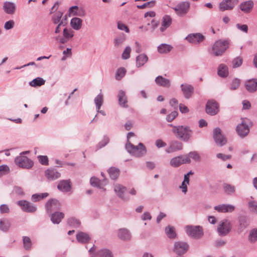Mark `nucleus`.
Instances as JSON below:
<instances>
[{"label": "nucleus", "instance_id": "obj_4", "mask_svg": "<svg viewBox=\"0 0 257 257\" xmlns=\"http://www.w3.org/2000/svg\"><path fill=\"white\" fill-rule=\"evenodd\" d=\"M241 119V122L236 126V131L238 135L243 138L249 133V125H251V122L247 118H242Z\"/></svg>", "mask_w": 257, "mask_h": 257}, {"label": "nucleus", "instance_id": "obj_37", "mask_svg": "<svg viewBox=\"0 0 257 257\" xmlns=\"http://www.w3.org/2000/svg\"><path fill=\"white\" fill-rule=\"evenodd\" d=\"M45 80L41 77H37L29 82V85L32 87H36L44 85Z\"/></svg>", "mask_w": 257, "mask_h": 257}, {"label": "nucleus", "instance_id": "obj_26", "mask_svg": "<svg viewBox=\"0 0 257 257\" xmlns=\"http://www.w3.org/2000/svg\"><path fill=\"white\" fill-rule=\"evenodd\" d=\"M156 83L161 86L169 88L171 86L169 79L163 77L162 76H158L155 79Z\"/></svg>", "mask_w": 257, "mask_h": 257}, {"label": "nucleus", "instance_id": "obj_12", "mask_svg": "<svg viewBox=\"0 0 257 257\" xmlns=\"http://www.w3.org/2000/svg\"><path fill=\"white\" fill-rule=\"evenodd\" d=\"M126 190V188L121 184H116L114 186V191L117 196L123 200L128 201L130 197L125 194Z\"/></svg>", "mask_w": 257, "mask_h": 257}, {"label": "nucleus", "instance_id": "obj_50", "mask_svg": "<svg viewBox=\"0 0 257 257\" xmlns=\"http://www.w3.org/2000/svg\"><path fill=\"white\" fill-rule=\"evenodd\" d=\"M23 242L24 244V247L25 249L29 250L31 249L32 247V242L31 239L28 236H23Z\"/></svg>", "mask_w": 257, "mask_h": 257}, {"label": "nucleus", "instance_id": "obj_32", "mask_svg": "<svg viewBox=\"0 0 257 257\" xmlns=\"http://www.w3.org/2000/svg\"><path fill=\"white\" fill-rule=\"evenodd\" d=\"M11 226L10 221L7 218L0 219V230L3 232H7L9 230Z\"/></svg>", "mask_w": 257, "mask_h": 257}, {"label": "nucleus", "instance_id": "obj_54", "mask_svg": "<svg viewBox=\"0 0 257 257\" xmlns=\"http://www.w3.org/2000/svg\"><path fill=\"white\" fill-rule=\"evenodd\" d=\"M131 51V48L129 46H127L124 50L122 54V59L126 60L130 57V53Z\"/></svg>", "mask_w": 257, "mask_h": 257}, {"label": "nucleus", "instance_id": "obj_47", "mask_svg": "<svg viewBox=\"0 0 257 257\" xmlns=\"http://www.w3.org/2000/svg\"><path fill=\"white\" fill-rule=\"evenodd\" d=\"M223 190L225 193L230 195L235 191V188L234 186L229 184L225 183L223 186Z\"/></svg>", "mask_w": 257, "mask_h": 257}, {"label": "nucleus", "instance_id": "obj_27", "mask_svg": "<svg viewBox=\"0 0 257 257\" xmlns=\"http://www.w3.org/2000/svg\"><path fill=\"white\" fill-rule=\"evenodd\" d=\"M57 188L62 192H69L71 190L70 182L69 180H61L58 183Z\"/></svg>", "mask_w": 257, "mask_h": 257}, {"label": "nucleus", "instance_id": "obj_1", "mask_svg": "<svg viewBox=\"0 0 257 257\" xmlns=\"http://www.w3.org/2000/svg\"><path fill=\"white\" fill-rule=\"evenodd\" d=\"M172 132L177 138L185 142H188L191 139L193 134L192 130L187 125L174 126Z\"/></svg>", "mask_w": 257, "mask_h": 257}, {"label": "nucleus", "instance_id": "obj_10", "mask_svg": "<svg viewBox=\"0 0 257 257\" xmlns=\"http://www.w3.org/2000/svg\"><path fill=\"white\" fill-rule=\"evenodd\" d=\"M230 223L227 220L220 221L217 227V231L220 236H225L230 231Z\"/></svg>", "mask_w": 257, "mask_h": 257}, {"label": "nucleus", "instance_id": "obj_51", "mask_svg": "<svg viewBox=\"0 0 257 257\" xmlns=\"http://www.w3.org/2000/svg\"><path fill=\"white\" fill-rule=\"evenodd\" d=\"M63 36L69 40L74 36V32L71 29L65 28L63 31Z\"/></svg>", "mask_w": 257, "mask_h": 257}, {"label": "nucleus", "instance_id": "obj_18", "mask_svg": "<svg viewBox=\"0 0 257 257\" xmlns=\"http://www.w3.org/2000/svg\"><path fill=\"white\" fill-rule=\"evenodd\" d=\"M204 39V36L199 33L190 34L185 38L189 42L195 44L202 42Z\"/></svg>", "mask_w": 257, "mask_h": 257}, {"label": "nucleus", "instance_id": "obj_15", "mask_svg": "<svg viewBox=\"0 0 257 257\" xmlns=\"http://www.w3.org/2000/svg\"><path fill=\"white\" fill-rule=\"evenodd\" d=\"M17 204L21 206V209L25 212L33 213L37 210L36 205L26 200H21L17 202Z\"/></svg>", "mask_w": 257, "mask_h": 257}, {"label": "nucleus", "instance_id": "obj_13", "mask_svg": "<svg viewBox=\"0 0 257 257\" xmlns=\"http://www.w3.org/2000/svg\"><path fill=\"white\" fill-rule=\"evenodd\" d=\"M238 3V0H222L219 4L220 11L223 12L226 10H231Z\"/></svg>", "mask_w": 257, "mask_h": 257}, {"label": "nucleus", "instance_id": "obj_19", "mask_svg": "<svg viewBox=\"0 0 257 257\" xmlns=\"http://www.w3.org/2000/svg\"><path fill=\"white\" fill-rule=\"evenodd\" d=\"M180 87L184 97L186 99L190 98L194 92V87L192 85L185 83L182 84Z\"/></svg>", "mask_w": 257, "mask_h": 257}, {"label": "nucleus", "instance_id": "obj_64", "mask_svg": "<svg viewBox=\"0 0 257 257\" xmlns=\"http://www.w3.org/2000/svg\"><path fill=\"white\" fill-rule=\"evenodd\" d=\"M117 28L120 30L125 31L126 33L129 32V29L127 26L121 22H118Z\"/></svg>", "mask_w": 257, "mask_h": 257}, {"label": "nucleus", "instance_id": "obj_60", "mask_svg": "<svg viewBox=\"0 0 257 257\" xmlns=\"http://www.w3.org/2000/svg\"><path fill=\"white\" fill-rule=\"evenodd\" d=\"M39 162L43 165H48V158L47 156H39L38 157Z\"/></svg>", "mask_w": 257, "mask_h": 257}, {"label": "nucleus", "instance_id": "obj_9", "mask_svg": "<svg viewBox=\"0 0 257 257\" xmlns=\"http://www.w3.org/2000/svg\"><path fill=\"white\" fill-rule=\"evenodd\" d=\"M213 137L216 144L220 147L226 144L227 142L226 139L222 134L221 129L219 127L214 129Z\"/></svg>", "mask_w": 257, "mask_h": 257}, {"label": "nucleus", "instance_id": "obj_45", "mask_svg": "<svg viewBox=\"0 0 257 257\" xmlns=\"http://www.w3.org/2000/svg\"><path fill=\"white\" fill-rule=\"evenodd\" d=\"M98 257H113L111 252L107 249H101L97 252Z\"/></svg>", "mask_w": 257, "mask_h": 257}, {"label": "nucleus", "instance_id": "obj_39", "mask_svg": "<svg viewBox=\"0 0 257 257\" xmlns=\"http://www.w3.org/2000/svg\"><path fill=\"white\" fill-rule=\"evenodd\" d=\"M185 156H187L190 160L192 159L195 162H199L201 161V156L197 151H191L185 155Z\"/></svg>", "mask_w": 257, "mask_h": 257}, {"label": "nucleus", "instance_id": "obj_29", "mask_svg": "<svg viewBox=\"0 0 257 257\" xmlns=\"http://www.w3.org/2000/svg\"><path fill=\"white\" fill-rule=\"evenodd\" d=\"M64 217V214L63 212L56 211L51 214V220L54 224H59Z\"/></svg>", "mask_w": 257, "mask_h": 257}, {"label": "nucleus", "instance_id": "obj_33", "mask_svg": "<svg viewBox=\"0 0 257 257\" xmlns=\"http://www.w3.org/2000/svg\"><path fill=\"white\" fill-rule=\"evenodd\" d=\"M172 23V19L170 16L165 15L162 22V26L160 28V31L164 32L167 28H168Z\"/></svg>", "mask_w": 257, "mask_h": 257}, {"label": "nucleus", "instance_id": "obj_42", "mask_svg": "<svg viewBox=\"0 0 257 257\" xmlns=\"http://www.w3.org/2000/svg\"><path fill=\"white\" fill-rule=\"evenodd\" d=\"M248 240L252 243L257 241V228H253L249 231Z\"/></svg>", "mask_w": 257, "mask_h": 257}, {"label": "nucleus", "instance_id": "obj_20", "mask_svg": "<svg viewBox=\"0 0 257 257\" xmlns=\"http://www.w3.org/2000/svg\"><path fill=\"white\" fill-rule=\"evenodd\" d=\"M3 9L7 14L13 15L15 13L16 6L13 2L6 1L4 3Z\"/></svg>", "mask_w": 257, "mask_h": 257}, {"label": "nucleus", "instance_id": "obj_55", "mask_svg": "<svg viewBox=\"0 0 257 257\" xmlns=\"http://www.w3.org/2000/svg\"><path fill=\"white\" fill-rule=\"evenodd\" d=\"M240 80L237 78H234L230 84V89L234 90L236 89L239 86Z\"/></svg>", "mask_w": 257, "mask_h": 257}, {"label": "nucleus", "instance_id": "obj_52", "mask_svg": "<svg viewBox=\"0 0 257 257\" xmlns=\"http://www.w3.org/2000/svg\"><path fill=\"white\" fill-rule=\"evenodd\" d=\"M242 62L243 59L241 57H236L232 60V62L233 68H235L240 66L242 64Z\"/></svg>", "mask_w": 257, "mask_h": 257}, {"label": "nucleus", "instance_id": "obj_8", "mask_svg": "<svg viewBox=\"0 0 257 257\" xmlns=\"http://www.w3.org/2000/svg\"><path fill=\"white\" fill-rule=\"evenodd\" d=\"M190 7V4L187 2H183L173 8L176 14L180 17H183L188 13Z\"/></svg>", "mask_w": 257, "mask_h": 257}, {"label": "nucleus", "instance_id": "obj_46", "mask_svg": "<svg viewBox=\"0 0 257 257\" xmlns=\"http://www.w3.org/2000/svg\"><path fill=\"white\" fill-rule=\"evenodd\" d=\"M126 70L123 67L118 68L115 73V78L117 80H121L125 75Z\"/></svg>", "mask_w": 257, "mask_h": 257}, {"label": "nucleus", "instance_id": "obj_6", "mask_svg": "<svg viewBox=\"0 0 257 257\" xmlns=\"http://www.w3.org/2000/svg\"><path fill=\"white\" fill-rule=\"evenodd\" d=\"M15 162L19 167L24 169H30L33 165V161L23 155L17 157Z\"/></svg>", "mask_w": 257, "mask_h": 257}, {"label": "nucleus", "instance_id": "obj_23", "mask_svg": "<svg viewBox=\"0 0 257 257\" xmlns=\"http://www.w3.org/2000/svg\"><path fill=\"white\" fill-rule=\"evenodd\" d=\"M214 209L219 212H232L235 209V207L230 204H221L214 207Z\"/></svg>", "mask_w": 257, "mask_h": 257}, {"label": "nucleus", "instance_id": "obj_62", "mask_svg": "<svg viewBox=\"0 0 257 257\" xmlns=\"http://www.w3.org/2000/svg\"><path fill=\"white\" fill-rule=\"evenodd\" d=\"M78 9V7L77 6H74L70 7L68 10L69 12V16L71 17L72 16H76L75 14H77V10Z\"/></svg>", "mask_w": 257, "mask_h": 257}, {"label": "nucleus", "instance_id": "obj_31", "mask_svg": "<svg viewBox=\"0 0 257 257\" xmlns=\"http://www.w3.org/2000/svg\"><path fill=\"white\" fill-rule=\"evenodd\" d=\"M70 24L74 30H79L81 28L82 20L79 18L74 17L71 20Z\"/></svg>", "mask_w": 257, "mask_h": 257}, {"label": "nucleus", "instance_id": "obj_44", "mask_svg": "<svg viewBox=\"0 0 257 257\" xmlns=\"http://www.w3.org/2000/svg\"><path fill=\"white\" fill-rule=\"evenodd\" d=\"M63 13L61 12L58 11L53 15L51 20L54 24H58L62 20V17Z\"/></svg>", "mask_w": 257, "mask_h": 257}, {"label": "nucleus", "instance_id": "obj_34", "mask_svg": "<svg viewBox=\"0 0 257 257\" xmlns=\"http://www.w3.org/2000/svg\"><path fill=\"white\" fill-rule=\"evenodd\" d=\"M76 239L80 243H85L90 239V237L89 235L86 233L83 232H79L76 235Z\"/></svg>", "mask_w": 257, "mask_h": 257}, {"label": "nucleus", "instance_id": "obj_3", "mask_svg": "<svg viewBox=\"0 0 257 257\" xmlns=\"http://www.w3.org/2000/svg\"><path fill=\"white\" fill-rule=\"evenodd\" d=\"M228 47L229 43L227 41L217 40L212 45L210 53L215 56H220Z\"/></svg>", "mask_w": 257, "mask_h": 257}, {"label": "nucleus", "instance_id": "obj_61", "mask_svg": "<svg viewBox=\"0 0 257 257\" xmlns=\"http://www.w3.org/2000/svg\"><path fill=\"white\" fill-rule=\"evenodd\" d=\"M15 25V22L13 20H10L5 23L4 25V28L6 30L12 29L14 28Z\"/></svg>", "mask_w": 257, "mask_h": 257}, {"label": "nucleus", "instance_id": "obj_38", "mask_svg": "<svg viewBox=\"0 0 257 257\" xmlns=\"http://www.w3.org/2000/svg\"><path fill=\"white\" fill-rule=\"evenodd\" d=\"M109 177L113 180L116 179L119 175V170L115 167H111L108 170Z\"/></svg>", "mask_w": 257, "mask_h": 257}, {"label": "nucleus", "instance_id": "obj_58", "mask_svg": "<svg viewBox=\"0 0 257 257\" xmlns=\"http://www.w3.org/2000/svg\"><path fill=\"white\" fill-rule=\"evenodd\" d=\"M90 184L93 187H96L98 188H100V180L95 177H92L90 179Z\"/></svg>", "mask_w": 257, "mask_h": 257}, {"label": "nucleus", "instance_id": "obj_21", "mask_svg": "<svg viewBox=\"0 0 257 257\" xmlns=\"http://www.w3.org/2000/svg\"><path fill=\"white\" fill-rule=\"evenodd\" d=\"M45 176L50 180H54L60 177L61 174L55 168L47 169L45 171Z\"/></svg>", "mask_w": 257, "mask_h": 257}, {"label": "nucleus", "instance_id": "obj_48", "mask_svg": "<svg viewBox=\"0 0 257 257\" xmlns=\"http://www.w3.org/2000/svg\"><path fill=\"white\" fill-rule=\"evenodd\" d=\"M48 193H43L40 194H34L32 196V199L34 202H37L42 199L46 198L48 196Z\"/></svg>", "mask_w": 257, "mask_h": 257}, {"label": "nucleus", "instance_id": "obj_30", "mask_svg": "<svg viewBox=\"0 0 257 257\" xmlns=\"http://www.w3.org/2000/svg\"><path fill=\"white\" fill-rule=\"evenodd\" d=\"M148 61V57L146 54H140L136 57V67L140 68L143 66Z\"/></svg>", "mask_w": 257, "mask_h": 257}, {"label": "nucleus", "instance_id": "obj_25", "mask_svg": "<svg viewBox=\"0 0 257 257\" xmlns=\"http://www.w3.org/2000/svg\"><path fill=\"white\" fill-rule=\"evenodd\" d=\"M118 237L123 240H130L132 237L130 231L126 228H120L117 231Z\"/></svg>", "mask_w": 257, "mask_h": 257}, {"label": "nucleus", "instance_id": "obj_35", "mask_svg": "<svg viewBox=\"0 0 257 257\" xmlns=\"http://www.w3.org/2000/svg\"><path fill=\"white\" fill-rule=\"evenodd\" d=\"M173 47L167 44H161L158 47V51L160 54H166L171 51Z\"/></svg>", "mask_w": 257, "mask_h": 257}, {"label": "nucleus", "instance_id": "obj_17", "mask_svg": "<svg viewBox=\"0 0 257 257\" xmlns=\"http://www.w3.org/2000/svg\"><path fill=\"white\" fill-rule=\"evenodd\" d=\"M183 148V144L178 141H172L169 146L166 149V152L168 154L172 153L182 150Z\"/></svg>", "mask_w": 257, "mask_h": 257}, {"label": "nucleus", "instance_id": "obj_7", "mask_svg": "<svg viewBox=\"0 0 257 257\" xmlns=\"http://www.w3.org/2000/svg\"><path fill=\"white\" fill-rule=\"evenodd\" d=\"M191 160L187 156L180 155L176 157H174L171 159L170 164L173 167H178L184 164H190Z\"/></svg>", "mask_w": 257, "mask_h": 257}, {"label": "nucleus", "instance_id": "obj_40", "mask_svg": "<svg viewBox=\"0 0 257 257\" xmlns=\"http://www.w3.org/2000/svg\"><path fill=\"white\" fill-rule=\"evenodd\" d=\"M103 101V96L102 93H99L94 98V102L96 105L97 111H99L101 105H102Z\"/></svg>", "mask_w": 257, "mask_h": 257}, {"label": "nucleus", "instance_id": "obj_36", "mask_svg": "<svg viewBox=\"0 0 257 257\" xmlns=\"http://www.w3.org/2000/svg\"><path fill=\"white\" fill-rule=\"evenodd\" d=\"M228 68L226 65L221 64L218 68V74L222 77H225L228 75Z\"/></svg>", "mask_w": 257, "mask_h": 257}, {"label": "nucleus", "instance_id": "obj_59", "mask_svg": "<svg viewBox=\"0 0 257 257\" xmlns=\"http://www.w3.org/2000/svg\"><path fill=\"white\" fill-rule=\"evenodd\" d=\"M125 40V37L122 35L116 38L114 40V45L115 46H118L123 43Z\"/></svg>", "mask_w": 257, "mask_h": 257}, {"label": "nucleus", "instance_id": "obj_57", "mask_svg": "<svg viewBox=\"0 0 257 257\" xmlns=\"http://www.w3.org/2000/svg\"><path fill=\"white\" fill-rule=\"evenodd\" d=\"M178 115V112L177 111H172L166 117V120L168 122L172 121Z\"/></svg>", "mask_w": 257, "mask_h": 257}, {"label": "nucleus", "instance_id": "obj_16", "mask_svg": "<svg viewBox=\"0 0 257 257\" xmlns=\"http://www.w3.org/2000/svg\"><path fill=\"white\" fill-rule=\"evenodd\" d=\"M218 111V105L214 100H209L206 105V112L211 115H214Z\"/></svg>", "mask_w": 257, "mask_h": 257}, {"label": "nucleus", "instance_id": "obj_14", "mask_svg": "<svg viewBox=\"0 0 257 257\" xmlns=\"http://www.w3.org/2000/svg\"><path fill=\"white\" fill-rule=\"evenodd\" d=\"M188 244L183 241H176L174 243V251L179 255L184 254L188 250Z\"/></svg>", "mask_w": 257, "mask_h": 257}, {"label": "nucleus", "instance_id": "obj_56", "mask_svg": "<svg viewBox=\"0 0 257 257\" xmlns=\"http://www.w3.org/2000/svg\"><path fill=\"white\" fill-rule=\"evenodd\" d=\"M10 172L9 167L6 165L0 166V177L8 174Z\"/></svg>", "mask_w": 257, "mask_h": 257}, {"label": "nucleus", "instance_id": "obj_11", "mask_svg": "<svg viewBox=\"0 0 257 257\" xmlns=\"http://www.w3.org/2000/svg\"><path fill=\"white\" fill-rule=\"evenodd\" d=\"M61 204L56 199H49L45 205L46 210L48 213H51L52 211L60 209Z\"/></svg>", "mask_w": 257, "mask_h": 257}, {"label": "nucleus", "instance_id": "obj_63", "mask_svg": "<svg viewBox=\"0 0 257 257\" xmlns=\"http://www.w3.org/2000/svg\"><path fill=\"white\" fill-rule=\"evenodd\" d=\"M109 142V138L107 137H104L103 140L99 142V143L98 145V149H100L102 147H104L106 146L108 143Z\"/></svg>", "mask_w": 257, "mask_h": 257}, {"label": "nucleus", "instance_id": "obj_24", "mask_svg": "<svg viewBox=\"0 0 257 257\" xmlns=\"http://www.w3.org/2000/svg\"><path fill=\"white\" fill-rule=\"evenodd\" d=\"M245 86L248 92L251 93L254 92L257 90V79H252L246 81Z\"/></svg>", "mask_w": 257, "mask_h": 257}, {"label": "nucleus", "instance_id": "obj_43", "mask_svg": "<svg viewBox=\"0 0 257 257\" xmlns=\"http://www.w3.org/2000/svg\"><path fill=\"white\" fill-rule=\"evenodd\" d=\"M166 233L167 236L170 238H175L176 236V233L175 229L173 226L168 225L165 228Z\"/></svg>", "mask_w": 257, "mask_h": 257}, {"label": "nucleus", "instance_id": "obj_2", "mask_svg": "<svg viewBox=\"0 0 257 257\" xmlns=\"http://www.w3.org/2000/svg\"><path fill=\"white\" fill-rule=\"evenodd\" d=\"M125 149L128 153L136 157H142L147 153L146 148L142 143H140L138 146H135L128 141L125 144Z\"/></svg>", "mask_w": 257, "mask_h": 257}, {"label": "nucleus", "instance_id": "obj_22", "mask_svg": "<svg viewBox=\"0 0 257 257\" xmlns=\"http://www.w3.org/2000/svg\"><path fill=\"white\" fill-rule=\"evenodd\" d=\"M117 98L118 100V103L119 105L124 108H127V99L125 94V92L120 90L118 91L117 94Z\"/></svg>", "mask_w": 257, "mask_h": 257}, {"label": "nucleus", "instance_id": "obj_53", "mask_svg": "<svg viewBox=\"0 0 257 257\" xmlns=\"http://www.w3.org/2000/svg\"><path fill=\"white\" fill-rule=\"evenodd\" d=\"M248 206L250 211L257 214V202L250 201L248 203Z\"/></svg>", "mask_w": 257, "mask_h": 257}, {"label": "nucleus", "instance_id": "obj_28", "mask_svg": "<svg viewBox=\"0 0 257 257\" xmlns=\"http://www.w3.org/2000/svg\"><path fill=\"white\" fill-rule=\"evenodd\" d=\"M253 7V2L252 1H247L242 2L240 5V10L245 13H249Z\"/></svg>", "mask_w": 257, "mask_h": 257}, {"label": "nucleus", "instance_id": "obj_41", "mask_svg": "<svg viewBox=\"0 0 257 257\" xmlns=\"http://www.w3.org/2000/svg\"><path fill=\"white\" fill-rule=\"evenodd\" d=\"M67 224L75 228L79 227L81 225L80 221L75 217H72L67 220Z\"/></svg>", "mask_w": 257, "mask_h": 257}, {"label": "nucleus", "instance_id": "obj_5", "mask_svg": "<svg viewBox=\"0 0 257 257\" xmlns=\"http://www.w3.org/2000/svg\"><path fill=\"white\" fill-rule=\"evenodd\" d=\"M185 230L188 235L195 239H199L203 235L202 228L199 225H187Z\"/></svg>", "mask_w": 257, "mask_h": 257}, {"label": "nucleus", "instance_id": "obj_49", "mask_svg": "<svg viewBox=\"0 0 257 257\" xmlns=\"http://www.w3.org/2000/svg\"><path fill=\"white\" fill-rule=\"evenodd\" d=\"M239 229H240V231H242L244 229L246 228L247 226L248 225V223L247 222V219L244 216H242L239 218Z\"/></svg>", "mask_w": 257, "mask_h": 257}]
</instances>
